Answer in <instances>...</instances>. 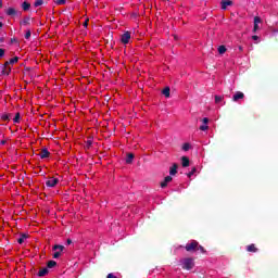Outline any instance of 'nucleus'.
<instances>
[{
  "label": "nucleus",
  "instance_id": "f257e3e1",
  "mask_svg": "<svg viewBox=\"0 0 278 278\" xmlns=\"http://www.w3.org/2000/svg\"><path fill=\"white\" fill-rule=\"evenodd\" d=\"M182 268L185 270H192V268H194V258L187 257L182 260Z\"/></svg>",
  "mask_w": 278,
  "mask_h": 278
},
{
  "label": "nucleus",
  "instance_id": "f03ea898",
  "mask_svg": "<svg viewBox=\"0 0 278 278\" xmlns=\"http://www.w3.org/2000/svg\"><path fill=\"white\" fill-rule=\"evenodd\" d=\"M198 247H199V242L197 240H192L191 242L185 245V249L188 253H197Z\"/></svg>",
  "mask_w": 278,
  "mask_h": 278
},
{
  "label": "nucleus",
  "instance_id": "7ed1b4c3",
  "mask_svg": "<svg viewBox=\"0 0 278 278\" xmlns=\"http://www.w3.org/2000/svg\"><path fill=\"white\" fill-rule=\"evenodd\" d=\"M129 40H131V33L130 31H125L122 36H121V42L123 45H129Z\"/></svg>",
  "mask_w": 278,
  "mask_h": 278
},
{
  "label": "nucleus",
  "instance_id": "20e7f679",
  "mask_svg": "<svg viewBox=\"0 0 278 278\" xmlns=\"http://www.w3.org/2000/svg\"><path fill=\"white\" fill-rule=\"evenodd\" d=\"M58 184H60V179H58V178H50L49 180L46 181V186L48 188H55V186H58Z\"/></svg>",
  "mask_w": 278,
  "mask_h": 278
},
{
  "label": "nucleus",
  "instance_id": "39448f33",
  "mask_svg": "<svg viewBox=\"0 0 278 278\" xmlns=\"http://www.w3.org/2000/svg\"><path fill=\"white\" fill-rule=\"evenodd\" d=\"M38 155L39 157H41V160H46V157H49V155H51V152H49L47 148H43Z\"/></svg>",
  "mask_w": 278,
  "mask_h": 278
},
{
  "label": "nucleus",
  "instance_id": "423d86ee",
  "mask_svg": "<svg viewBox=\"0 0 278 278\" xmlns=\"http://www.w3.org/2000/svg\"><path fill=\"white\" fill-rule=\"evenodd\" d=\"M179 168V165L177 163H174L173 166L169 167V175L174 177V175H177V169Z\"/></svg>",
  "mask_w": 278,
  "mask_h": 278
},
{
  "label": "nucleus",
  "instance_id": "0eeeda50",
  "mask_svg": "<svg viewBox=\"0 0 278 278\" xmlns=\"http://www.w3.org/2000/svg\"><path fill=\"white\" fill-rule=\"evenodd\" d=\"M10 73H12V67H10V65H5V63L2 66V75H10Z\"/></svg>",
  "mask_w": 278,
  "mask_h": 278
},
{
  "label": "nucleus",
  "instance_id": "6e6552de",
  "mask_svg": "<svg viewBox=\"0 0 278 278\" xmlns=\"http://www.w3.org/2000/svg\"><path fill=\"white\" fill-rule=\"evenodd\" d=\"M181 165L184 168H188L190 166V159L188 156H181Z\"/></svg>",
  "mask_w": 278,
  "mask_h": 278
},
{
  "label": "nucleus",
  "instance_id": "1a4fd4ad",
  "mask_svg": "<svg viewBox=\"0 0 278 278\" xmlns=\"http://www.w3.org/2000/svg\"><path fill=\"white\" fill-rule=\"evenodd\" d=\"M5 14H7V16H16V14H18V12H17L16 9H14V8H9V9L5 11Z\"/></svg>",
  "mask_w": 278,
  "mask_h": 278
},
{
  "label": "nucleus",
  "instance_id": "9d476101",
  "mask_svg": "<svg viewBox=\"0 0 278 278\" xmlns=\"http://www.w3.org/2000/svg\"><path fill=\"white\" fill-rule=\"evenodd\" d=\"M240 99H244V93H242V91H237L232 97V101H240Z\"/></svg>",
  "mask_w": 278,
  "mask_h": 278
},
{
  "label": "nucleus",
  "instance_id": "9b49d317",
  "mask_svg": "<svg viewBox=\"0 0 278 278\" xmlns=\"http://www.w3.org/2000/svg\"><path fill=\"white\" fill-rule=\"evenodd\" d=\"M227 5H233L231 0H222V10H227Z\"/></svg>",
  "mask_w": 278,
  "mask_h": 278
},
{
  "label": "nucleus",
  "instance_id": "f8f14e48",
  "mask_svg": "<svg viewBox=\"0 0 278 278\" xmlns=\"http://www.w3.org/2000/svg\"><path fill=\"white\" fill-rule=\"evenodd\" d=\"M27 238H29V235L21 233L20 238L17 239L18 244H23V242H25V240H27Z\"/></svg>",
  "mask_w": 278,
  "mask_h": 278
},
{
  "label": "nucleus",
  "instance_id": "ddd939ff",
  "mask_svg": "<svg viewBox=\"0 0 278 278\" xmlns=\"http://www.w3.org/2000/svg\"><path fill=\"white\" fill-rule=\"evenodd\" d=\"M247 251H248L249 253H257V248L255 247L254 243H252V244H250V245L247 247Z\"/></svg>",
  "mask_w": 278,
  "mask_h": 278
},
{
  "label": "nucleus",
  "instance_id": "4468645a",
  "mask_svg": "<svg viewBox=\"0 0 278 278\" xmlns=\"http://www.w3.org/2000/svg\"><path fill=\"white\" fill-rule=\"evenodd\" d=\"M162 94H164V97L166 99L170 98V87H165L163 90H162Z\"/></svg>",
  "mask_w": 278,
  "mask_h": 278
},
{
  "label": "nucleus",
  "instance_id": "2eb2a0df",
  "mask_svg": "<svg viewBox=\"0 0 278 278\" xmlns=\"http://www.w3.org/2000/svg\"><path fill=\"white\" fill-rule=\"evenodd\" d=\"M46 275H49V268L45 267L38 271V277H45Z\"/></svg>",
  "mask_w": 278,
  "mask_h": 278
},
{
  "label": "nucleus",
  "instance_id": "dca6fc26",
  "mask_svg": "<svg viewBox=\"0 0 278 278\" xmlns=\"http://www.w3.org/2000/svg\"><path fill=\"white\" fill-rule=\"evenodd\" d=\"M18 62V56H14L5 62V66H10V64H16Z\"/></svg>",
  "mask_w": 278,
  "mask_h": 278
},
{
  "label": "nucleus",
  "instance_id": "f3484780",
  "mask_svg": "<svg viewBox=\"0 0 278 278\" xmlns=\"http://www.w3.org/2000/svg\"><path fill=\"white\" fill-rule=\"evenodd\" d=\"M30 21H31V17L26 16V17H24V20L20 23V25H24V26L30 25Z\"/></svg>",
  "mask_w": 278,
  "mask_h": 278
},
{
  "label": "nucleus",
  "instance_id": "a211bd4d",
  "mask_svg": "<svg viewBox=\"0 0 278 278\" xmlns=\"http://www.w3.org/2000/svg\"><path fill=\"white\" fill-rule=\"evenodd\" d=\"M134 153H128L126 157V164H131L134 162Z\"/></svg>",
  "mask_w": 278,
  "mask_h": 278
},
{
  "label": "nucleus",
  "instance_id": "6ab92c4d",
  "mask_svg": "<svg viewBox=\"0 0 278 278\" xmlns=\"http://www.w3.org/2000/svg\"><path fill=\"white\" fill-rule=\"evenodd\" d=\"M29 8H31V4L27 1H24L22 3V9L24 10V12H27V10H29Z\"/></svg>",
  "mask_w": 278,
  "mask_h": 278
},
{
  "label": "nucleus",
  "instance_id": "aec40b11",
  "mask_svg": "<svg viewBox=\"0 0 278 278\" xmlns=\"http://www.w3.org/2000/svg\"><path fill=\"white\" fill-rule=\"evenodd\" d=\"M55 266H58V262L55 261H49L47 263V268H55Z\"/></svg>",
  "mask_w": 278,
  "mask_h": 278
},
{
  "label": "nucleus",
  "instance_id": "412c9836",
  "mask_svg": "<svg viewBox=\"0 0 278 278\" xmlns=\"http://www.w3.org/2000/svg\"><path fill=\"white\" fill-rule=\"evenodd\" d=\"M227 52V48L225 46H219L218 47V53L219 55H223V53H226Z\"/></svg>",
  "mask_w": 278,
  "mask_h": 278
},
{
  "label": "nucleus",
  "instance_id": "4be33fe9",
  "mask_svg": "<svg viewBox=\"0 0 278 278\" xmlns=\"http://www.w3.org/2000/svg\"><path fill=\"white\" fill-rule=\"evenodd\" d=\"M53 251H64V245H60V244H55V245H53Z\"/></svg>",
  "mask_w": 278,
  "mask_h": 278
},
{
  "label": "nucleus",
  "instance_id": "5701e85b",
  "mask_svg": "<svg viewBox=\"0 0 278 278\" xmlns=\"http://www.w3.org/2000/svg\"><path fill=\"white\" fill-rule=\"evenodd\" d=\"M13 123H21V113H16Z\"/></svg>",
  "mask_w": 278,
  "mask_h": 278
},
{
  "label": "nucleus",
  "instance_id": "b1692460",
  "mask_svg": "<svg viewBox=\"0 0 278 278\" xmlns=\"http://www.w3.org/2000/svg\"><path fill=\"white\" fill-rule=\"evenodd\" d=\"M43 3H45L43 0H37V1H35L34 5H35V8H39V5H42Z\"/></svg>",
  "mask_w": 278,
  "mask_h": 278
},
{
  "label": "nucleus",
  "instance_id": "393cba45",
  "mask_svg": "<svg viewBox=\"0 0 278 278\" xmlns=\"http://www.w3.org/2000/svg\"><path fill=\"white\" fill-rule=\"evenodd\" d=\"M225 98L223 96H215V103H220Z\"/></svg>",
  "mask_w": 278,
  "mask_h": 278
},
{
  "label": "nucleus",
  "instance_id": "a878e982",
  "mask_svg": "<svg viewBox=\"0 0 278 278\" xmlns=\"http://www.w3.org/2000/svg\"><path fill=\"white\" fill-rule=\"evenodd\" d=\"M197 251H200V253H206L205 248H203V245H200L199 243H198Z\"/></svg>",
  "mask_w": 278,
  "mask_h": 278
},
{
  "label": "nucleus",
  "instance_id": "bb28decb",
  "mask_svg": "<svg viewBox=\"0 0 278 278\" xmlns=\"http://www.w3.org/2000/svg\"><path fill=\"white\" fill-rule=\"evenodd\" d=\"M194 173H197V167H192L191 172H189L187 176L190 178L192 175H194Z\"/></svg>",
  "mask_w": 278,
  "mask_h": 278
},
{
  "label": "nucleus",
  "instance_id": "cd10ccee",
  "mask_svg": "<svg viewBox=\"0 0 278 278\" xmlns=\"http://www.w3.org/2000/svg\"><path fill=\"white\" fill-rule=\"evenodd\" d=\"M260 23H262V17L255 16L254 17V24L260 25Z\"/></svg>",
  "mask_w": 278,
  "mask_h": 278
},
{
  "label": "nucleus",
  "instance_id": "c85d7f7f",
  "mask_svg": "<svg viewBox=\"0 0 278 278\" xmlns=\"http://www.w3.org/2000/svg\"><path fill=\"white\" fill-rule=\"evenodd\" d=\"M10 116H11L10 114L4 113V114L1 115V118L3 121H10Z\"/></svg>",
  "mask_w": 278,
  "mask_h": 278
},
{
  "label": "nucleus",
  "instance_id": "c756f323",
  "mask_svg": "<svg viewBox=\"0 0 278 278\" xmlns=\"http://www.w3.org/2000/svg\"><path fill=\"white\" fill-rule=\"evenodd\" d=\"M86 147L87 149H90V147H92V139L89 138L87 141H86Z\"/></svg>",
  "mask_w": 278,
  "mask_h": 278
},
{
  "label": "nucleus",
  "instance_id": "7c9ffc66",
  "mask_svg": "<svg viewBox=\"0 0 278 278\" xmlns=\"http://www.w3.org/2000/svg\"><path fill=\"white\" fill-rule=\"evenodd\" d=\"M55 3H56V5H65L66 0H56Z\"/></svg>",
  "mask_w": 278,
  "mask_h": 278
},
{
  "label": "nucleus",
  "instance_id": "2f4dec72",
  "mask_svg": "<svg viewBox=\"0 0 278 278\" xmlns=\"http://www.w3.org/2000/svg\"><path fill=\"white\" fill-rule=\"evenodd\" d=\"M182 150L184 151H190V143H184Z\"/></svg>",
  "mask_w": 278,
  "mask_h": 278
},
{
  "label": "nucleus",
  "instance_id": "473e14b6",
  "mask_svg": "<svg viewBox=\"0 0 278 278\" xmlns=\"http://www.w3.org/2000/svg\"><path fill=\"white\" fill-rule=\"evenodd\" d=\"M26 40H29L31 38V30H27L25 34Z\"/></svg>",
  "mask_w": 278,
  "mask_h": 278
},
{
  "label": "nucleus",
  "instance_id": "72a5a7b5",
  "mask_svg": "<svg viewBox=\"0 0 278 278\" xmlns=\"http://www.w3.org/2000/svg\"><path fill=\"white\" fill-rule=\"evenodd\" d=\"M207 129H210V126H207V125L200 126L201 131H207Z\"/></svg>",
  "mask_w": 278,
  "mask_h": 278
},
{
  "label": "nucleus",
  "instance_id": "f704fd0d",
  "mask_svg": "<svg viewBox=\"0 0 278 278\" xmlns=\"http://www.w3.org/2000/svg\"><path fill=\"white\" fill-rule=\"evenodd\" d=\"M168 186V180L164 178V181L161 182V188H166Z\"/></svg>",
  "mask_w": 278,
  "mask_h": 278
},
{
  "label": "nucleus",
  "instance_id": "c9c22d12",
  "mask_svg": "<svg viewBox=\"0 0 278 278\" xmlns=\"http://www.w3.org/2000/svg\"><path fill=\"white\" fill-rule=\"evenodd\" d=\"M168 186V180L164 178V181L161 182V188H166Z\"/></svg>",
  "mask_w": 278,
  "mask_h": 278
},
{
  "label": "nucleus",
  "instance_id": "e433bc0d",
  "mask_svg": "<svg viewBox=\"0 0 278 278\" xmlns=\"http://www.w3.org/2000/svg\"><path fill=\"white\" fill-rule=\"evenodd\" d=\"M168 186V180L164 178V181L161 182V188H166Z\"/></svg>",
  "mask_w": 278,
  "mask_h": 278
},
{
  "label": "nucleus",
  "instance_id": "4c0bfd02",
  "mask_svg": "<svg viewBox=\"0 0 278 278\" xmlns=\"http://www.w3.org/2000/svg\"><path fill=\"white\" fill-rule=\"evenodd\" d=\"M5 55V50L3 48H0V58H3Z\"/></svg>",
  "mask_w": 278,
  "mask_h": 278
},
{
  "label": "nucleus",
  "instance_id": "58836bf2",
  "mask_svg": "<svg viewBox=\"0 0 278 278\" xmlns=\"http://www.w3.org/2000/svg\"><path fill=\"white\" fill-rule=\"evenodd\" d=\"M61 255H62V253L55 252V253L53 254V257H54V260H58V257H60Z\"/></svg>",
  "mask_w": 278,
  "mask_h": 278
},
{
  "label": "nucleus",
  "instance_id": "ea45409f",
  "mask_svg": "<svg viewBox=\"0 0 278 278\" xmlns=\"http://www.w3.org/2000/svg\"><path fill=\"white\" fill-rule=\"evenodd\" d=\"M202 123H204V125H207V124L210 123V118L204 117V118L202 119Z\"/></svg>",
  "mask_w": 278,
  "mask_h": 278
},
{
  "label": "nucleus",
  "instance_id": "a19ab883",
  "mask_svg": "<svg viewBox=\"0 0 278 278\" xmlns=\"http://www.w3.org/2000/svg\"><path fill=\"white\" fill-rule=\"evenodd\" d=\"M164 179H165L167 182H169V184H170V181H173V177H172V176H166Z\"/></svg>",
  "mask_w": 278,
  "mask_h": 278
},
{
  "label": "nucleus",
  "instance_id": "79ce46f5",
  "mask_svg": "<svg viewBox=\"0 0 278 278\" xmlns=\"http://www.w3.org/2000/svg\"><path fill=\"white\" fill-rule=\"evenodd\" d=\"M257 29H260V24H254L253 31H257Z\"/></svg>",
  "mask_w": 278,
  "mask_h": 278
},
{
  "label": "nucleus",
  "instance_id": "37998d69",
  "mask_svg": "<svg viewBox=\"0 0 278 278\" xmlns=\"http://www.w3.org/2000/svg\"><path fill=\"white\" fill-rule=\"evenodd\" d=\"M106 278H118V277H116L114 274H109V275L106 276Z\"/></svg>",
  "mask_w": 278,
  "mask_h": 278
},
{
  "label": "nucleus",
  "instance_id": "c03bdc74",
  "mask_svg": "<svg viewBox=\"0 0 278 278\" xmlns=\"http://www.w3.org/2000/svg\"><path fill=\"white\" fill-rule=\"evenodd\" d=\"M14 42H18V40H16V38H12L11 43L14 45Z\"/></svg>",
  "mask_w": 278,
  "mask_h": 278
},
{
  "label": "nucleus",
  "instance_id": "a18cd8bd",
  "mask_svg": "<svg viewBox=\"0 0 278 278\" xmlns=\"http://www.w3.org/2000/svg\"><path fill=\"white\" fill-rule=\"evenodd\" d=\"M83 25L84 27H88V20H86Z\"/></svg>",
  "mask_w": 278,
  "mask_h": 278
},
{
  "label": "nucleus",
  "instance_id": "49530a36",
  "mask_svg": "<svg viewBox=\"0 0 278 278\" xmlns=\"http://www.w3.org/2000/svg\"><path fill=\"white\" fill-rule=\"evenodd\" d=\"M260 37H257V35H254V36H252V39L253 40H257Z\"/></svg>",
  "mask_w": 278,
  "mask_h": 278
},
{
  "label": "nucleus",
  "instance_id": "de8ad7c7",
  "mask_svg": "<svg viewBox=\"0 0 278 278\" xmlns=\"http://www.w3.org/2000/svg\"><path fill=\"white\" fill-rule=\"evenodd\" d=\"M66 242H67V244H73V240H71V239H67Z\"/></svg>",
  "mask_w": 278,
  "mask_h": 278
},
{
  "label": "nucleus",
  "instance_id": "09e8293b",
  "mask_svg": "<svg viewBox=\"0 0 278 278\" xmlns=\"http://www.w3.org/2000/svg\"><path fill=\"white\" fill-rule=\"evenodd\" d=\"M3 8V0H0V10Z\"/></svg>",
  "mask_w": 278,
  "mask_h": 278
},
{
  "label": "nucleus",
  "instance_id": "8fccbe9b",
  "mask_svg": "<svg viewBox=\"0 0 278 278\" xmlns=\"http://www.w3.org/2000/svg\"><path fill=\"white\" fill-rule=\"evenodd\" d=\"M239 51H244V48H242V46H239Z\"/></svg>",
  "mask_w": 278,
  "mask_h": 278
},
{
  "label": "nucleus",
  "instance_id": "3c124183",
  "mask_svg": "<svg viewBox=\"0 0 278 278\" xmlns=\"http://www.w3.org/2000/svg\"><path fill=\"white\" fill-rule=\"evenodd\" d=\"M2 27H3V23H2V22H0V30L2 29Z\"/></svg>",
  "mask_w": 278,
  "mask_h": 278
},
{
  "label": "nucleus",
  "instance_id": "603ef678",
  "mask_svg": "<svg viewBox=\"0 0 278 278\" xmlns=\"http://www.w3.org/2000/svg\"><path fill=\"white\" fill-rule=\"evenodd\" d=\"M5 142H7L5 140H2V141H1V144H5Z\"/></svg>",
  "mask_w": 278,
  "mask_h": 278
}]
</instances>
